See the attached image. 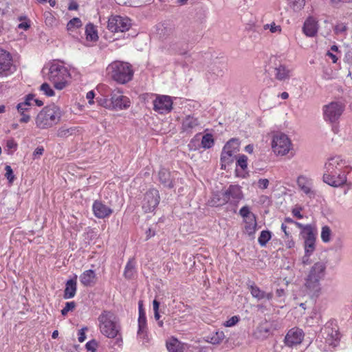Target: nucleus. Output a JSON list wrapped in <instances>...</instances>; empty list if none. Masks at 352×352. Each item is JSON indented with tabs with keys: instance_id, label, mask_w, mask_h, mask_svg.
Segmentation results:
<instances>
[{
	"instance_id": "1",
	"label": "nucleus",
	"mask_w": 352,
	"mask_h": 352,
	"mask_svg": "<svg viewBox=\"0 0 352 352\" xmlns=\"http://www.w3.org/2000/svg\"><path fill=\"white\" fill-rule=\"evenodd\" d=\"M345 166L346 162L341 156L331 157L324 166L323 181L334 187L344 184L346 181V177L342 169Z\"/></svg>"
},
{
	"instance_id": "12",
	"label": "nucleus",
	"mask_w": 352,
	"mask_h": 352,
	"mask_svg": "<svg viewBox=\"0 0 352 352\" xmlns=\"http://www.w3.org/2000/svg\"><path fill=\"white\" fill-rule=\"evenodd\" d=\"M160 200V193L157 189L151 188L144 194L142 200V208L145 212H153L158 206Z\"/></svg>"
},
{
	"instance_id": "41",
	"label": "nucleus",
	"mask_w": 352,
	"mask_h": 352,
	"mask_svg": "<svg viewBox=\"0 0 352 352\" xmlns=\"http://www.w3.org/2000/svg\"><path fill=\"white\" fill-rule=\"evenodd\" d=\"M138 309H139V317H138V324H146V314L143 308V304L142 301H139L138 302Z\"/></svg>"
},
{
	"instance_id": "64",
	"label": "nucleus",
	"mask_w": 352,
	"mask_h": 352,
	"mask_svg": "<svg viewBox=\"0 0 352 352\" xmlns=\"http://www.w3.org/2000/svg\"><path fill=\"white\" fill-rule=\"evenodd\" d=\"M21 115V118L20 119L21 122L27 123L30 120V116L28 114H25V113H23Z\"/></svg>"
},
{
	"instance_id": "55",
	"label": "nucleus",
	"mask_w": 352,
	"mask_h": 352,
	"mask_svg": "<svg viewBox=\"0 0 352 352\" xmlns=\"http://www.w3.org/2000/svg\"><path fill=\"white\" fill-rule=\"evenodd\" d=\"M264 29L265 30L270 29V32L272 33H275V32H279L281 31L280 26L276 25L275 24V23L265 25Z\"/></svg>"
},
{
	"instance_id": "22",
	"label": "nucleus",
	"mask_w": 352,
	"mask_h": 352,
	"mask_svg": "<svg viewBox=\"0 0 352 352\" xmlns=\"http://www.w3.org/2000/svg\"><path fill=\"white\" fill-rule=\"evenodd\" d=\"M137 338L139 342H141L142 346L145 347H148L151 344L152 340L148 333L146 324H138Z\"/></svg>"
},
{
	"instance_id": "30",
	"label": "nucleus",
	"mask_w": 352,
	"mask_h": 352,
	"mask_svg": "<svg viewBox=\"0 0 352 352\" xmlns=\"http://www.w3.org/2000/svg\"><path fill=\"white\" fill-rule=\"evenodd\" d=\"M136 274V269H135V261L134 258H130L127 262L124 271V276L126 279H132Z\"/></svg>"
},
{
	"instance_id": "32",
	"label": "nucleus",
	"mask_w": 352,
	"mask_h": 352,
	"mask_svg": "<svg viewBox=\"0 0 352 352\" xmlns=\"http://www.w3.org/2000/svg\"><path fill=\"white\" fill-rule=\"evenodd\" d=\"M166 348L169 352H184V347L177 339L166 342Z\"/></svg>"
},
{
	"instance_id": "48",
	"label": "nucleus",
	"mask_w": 352,
	"mask_h": 352,
	"mask_svg": "<svg viewBox=\"0 0 352 352\" xmlns=\"http://www.w3.org/2000/svg\"><path fill=\"white\" fill-rule=\"evenodd\" d=\"M224 338V333L223 331H217L216 332L215 336H212L210 338V342L212 344H216L220 343Z\"/></svg>"
},
{
	"instance_id": "17",
	"label": "nucleus",
	"mask_w": 352,
	"mask_h": 352,
	"mask_svg": "<svg viewBox=\"0 0 352 352\" xmlns=\"http://www.w3.org/2000/svg\"><path fill=\"white\" fill-rule=\"evenodd\" d=\"M67 75V69L58 64H52L48 72V79L51 82L56 80H62V79L66 78Z\"/></svg>"
},
{
	"instance_id": "46",
	"label": "nucleus",
	"mask_w": 352,
	"mask_h": 352,
	"mask_svg": "<svg viewBox=\"0 0 352 352\" xmlns=\"http://www.w3.org/2000/svg\"><path fill=\"white\" fill-rule=\"evenodd\" d=\"M40 89L43 91L47 96H53L54 95V90L47 82L43 83L41 85Z\"/></svg>"
},
{
	"instance_id": "29",
	"label": "nucleus",
	"mask_w": 352,
	"mask_h": 352,
	"mask_svg": "<svg viewBox=\"0 0 352 352\" xmlns=\"http://www.w3.org/2000/svg\"><path fill=\"white\" fill-rule=\"evenodd\" d=\"M239 143L236 139H231L223 146V152L228 154L232 157L236 152L239 151Z\"/></svg>"
},
{
	"instance_id": "19",
	"label": "nucleus",
	"mask_w": 352,
	"mask_h": 352,
	"mask_svg": "<svg viewBox=\"0 0 352 352\" xmlns=\"http://www.w3.org/2000/svg\"><path fill=\"white\" fill-rule=\"evenodd\" d=\"M92 210L94 215L99 219H104L109 217L113 210L104 204L101 201H95L93 204Z\"/></svg>"
},
{
	"instance_id": "44",
	"label": "nucleus",
	"mask_w": 352,
	"mask_h": 352,
	"mask_svg": "<svg viewBox=\"0 0 352 352\" xmlns=\"http://www.w3.org/2000/svg\"><path fill=\"white\" fill-rule=\"evenodd\" d=\"M74 131V129L72 128L67 129L65 127H61L57 131V136L60 138L67 137L72 135Z\"/></svg>"
},
{
	"instance_id": "34",
	"label": "nucleus",
	"mask_w": 352,
	"mask_h": 352,
	"mask_svg": "<svg viewBox=\"0 0 352 352\" xmlns=\"http://www.w3.org/2000/svg\"><path fill=\"white\" fill-rule=\"evenodd\" d=\"M304 240H314L316 239V230L314 226L311 225L310 227H307L305 231L301 234Z\"/></svg>"
},
{
	"instance_id": "38",
	"label": "nucleus",
	"mask_w": 352,
	"mask_h": 352,
	"mask_svg": "<svg viewBox=\"0 0 352 352\" xmlns=\"http://www.w3.org/2000/svg\"><path fill=\"white\" fill-rule=\"evenodd\" d=\"M289 5L294 11L298 12L304 8L305 0H289Z\"/></svg>"
},
{
	"instance_id": "11",
	"label": "nucleus",
	"mask_w": 352,
	"mask_h": 352,
	"mask_svg": "<svg viewBox=\"0 0 352 352\" xmlns=\"http://www.w3.org/2000/svg\"><path fill=\"white\" fill-rule=\"evenodd\" d=\"M111 98L105 100V107L112 109H126L130 107V100L126 96L120 94V91H113L110 94Z\"/></svg>"
},
{
	"instance_id": "21",
	"label": "nucleus",
	"mask_w": 352,
	"mask_h": 352,
	"mask_svg": "<svg viewBox=\"0 0 352 352\" xmlns=\"http://www.w3.org/2000/svg\"><path fill=\"white\" fill-rule=\"evenodd\" d=\"M200 122L197 118L193 116H186L182 122V131L186 133H192L193 130L200 126Z\"/></svg>"
},
{
	"instance_id": "42",
	"label": "nucleus",
	"mask_w": 352,
	"mask_h": 352,
	"mask_svg": "<svg viewBox=\"0 0 352 352\" xmlns=\"http://www.w3.org/2000/svg\"><path fill=\"white\" fill-rule=\"evenodd\" d=\"M17 147L18 144L14 139L11 138L6 141L8 154L12 155L17 149Z\"/></svg>"
},
{
	"instance_id": "39",
	"label": "nucleus",
	"mask_w": 352,
	"mask_h": 352,
	"mask_svg": "<svg viewBox=\"0 0 352 352\" xmlns=\"http://www.w3.org/2000/svg\"><path fill=\"white\" fill-rule=\"evenodd\" d=\"M331 230L327 226H324L322 228L321 239L323 242L328 243L331 239Z\"/></svg>"
},
{
	"instance_id": "16",
	"label": "nucleus",
	"mask_w": 352,
	"mask_h": 352,
	"mask_svg": "<svg viewBox=\"0 0 352 352\" xmlns=\"http://www.w3.org/2000/svg\"><path fill=\"white\" fill-rule=\"evenodd\" d=\"M273 331L272 323L265 320L259 324L254 331L253 335L256 339L264 340L272 334Z\"/></svg>"
},
{
	"instance_id": "35",
	"label": "nucleus",
	"mask_w": 352,
	"mask_h": 352,
	"mask_svg": "<svg viewBox=\"0 0 352 352\" xmlns=\"http://www.w3.org/2000/svg\"><path fill=\"white\" fill-rule=\"evenodd\" d=\"M82 25V23L81 20L78 17H74L67 23V29L68 31L72 32L80 28Z\"/></svg>"
},
{
	"instance_id": "54",
	"label": "nucleus",
	"mask_w": 352,
	"mask_h": 352,
	"mask_svg": "<svg viewBox=\"0 0 352 352\" xmlns=\"http://www.w3.org/2000/svg\"><path fill=\"white\" fill-rule=\"evenodd\" d=\"M248 157L245 155H240L237 160V166H240L243 170H245L248 166Z\"/></svg>"
},
{
	"instance_id": "6",
	"label": "nucleus",
	"mask_w": 352,
	"mask_h": 352,
	"mask_svg": "<svg viewBox=\"0 0 352 352\" xmlns=\"http://www.w3.org/2000/svg\"><path fill=\"white\" fill-rule=\"evenodd\" d=\"M216 198L217 201H214V199L213 201L217 206L224 205L229 202L236 205L243 198V195L241 188L239 185H230L226 190L216 195L214 199Z\"/></svg>"
},
{
	"instance_id": "51",
	"label": "nucleus",
	"mask_w": 352,
	"mask_h": 352,
	"mask_svg": "<svg viewBox=\"0 0 352 352\" xmlns=\"http://www.w3.org/2000/svg\"><path fill=\"white\" fill-rule=\"evenodd\" d=\"M76 307V303L74 301L67 302L65 307L61 310L63 316H66L69 311H72Z\"/></svg>"
},
{
	"instance_id": "61",
	"label": "nucleus",
	"mask_w": 352,
	"mask_h": 352,
	"mask_svg": "<svg viewBox=\"0 0 352 352\" xmlns=\"http://www.w3.org/2000/svg\"><path fill=\"white\" fill-rule=\"evenodd\" d=\"M43 152H44V148L42 146L37 147L33 153V156L34 158H36L38 156L43 155Z\"/></svg>"
},
{
	"instance_id": "47",
	"label": "nucleus",
	"mask_w": 352,
	"mask_h": 352,
	"mask_svg": "<svg viewBox=\"0 0 352 352\" xmlns=\"http://www.w3.org/2000/svg\"><path fill=\"white\" fill-rule=\"evenodd\" d=\"M224 338V333L223 331H217L216 332L215 336H212L210 338V342L212 344H216L220 343Z\"/></svg>"
},
{
	"instance_id": "7",
	"label": "nucleus",
	"mask_w": 352,
	"mask_h": 352,
	"mask_svg": "<svg viewBox=\"0 0 352 352\" xmlns=\"http://www.w3.org/2000/svg\"><path fill=\"white\" fill-rule=\"evenodd\" d=\"M322 337L326 342L333 347L336 346L340 340L341 333L338 326L334 321H329L321 330Z\"/></svg>"
},
{
	"instance_id": "52",
	"label": "nucleus",
	"mask_w": 352,
	"mask_h": 352,
	"mask_svg": "<svg viewBox=\"0 0 352 352\" xmlns=\"http://www.w3.org/2000/svg\"><path fill=\"white\" fill-rule=\"evenodd\" d=\"M232 161V157L230 155L222 151L221 155V162L222 163L221 168H223V166H226V164H228L231 163Z\"/></svg>"
},
{
	"instance_id": "3",
	"label": "nucleus",
	"mask_w": 352,
	"mask_h": 352,
	"mask_svg": "<svg viewBox=\"0 0 352 352\" xmlns=\"http://www.w3.org/2000/svg\"><path fill=\"white\" fill-rule=\"evenodd\" d=\"M327 265L323 261L315 263L305 278V291L311 298L318 297L321 292L320 281L326 274Z\"/></svg>"
},
{
	"instance_id": "15",
	"label": "nucleus",
	"mask_w": 352,
	"mask_h": 352,
	"mask_svg": "<svg viewBox=\"0 0 352 352\" xmlns=\"http://www.w3.org/2000/svg\"><path fill=\"white\" fill-rule=\"evenodd\" d=\"M304 333L302 329L292 328L287 333L285 338V343L287 346L292 347L300 344L303 339Z\"/></svg>"
},
{
	"instance_id": "50",
	"label": "nucleus",
	"mask_w": 352,
	"mask_h": 352,
	"mask_svg": "<svg viewBox=\"0 0 352 352\" xmlns=\"http://www.w3.org/2000/svg\"><path fill=\"white\" fill-rule=\"evenodd\" d=\"M348 28L344 23H338L334 27V32L336 34L346 33Z\"/></svg>"
},
{
	"instance_id": "28",
	"label": "nucleus",
	"mask_w": 352,
	"mask_h": 352,
	"mask_svg": "<svg viewBox=\"0 0 352 352\" xmlns=\"http://www.w3.org/2000/svg\"><path fill=\"white\" fill-rule=\"evenodd\" d=\"M297 184L300 189L303 191V192H305L306 195H309L310 197L314 196L315 194L311 190L310 183L305 177H298L297 179Z\"/></svg>"
},
{
	"instance_id": "45",
	"label": "nucleus",
	"mask_w": 352,
	"mask_h": 352,
	"mask_svg": "<svg viewBox=\"0 0 352 352\" xmlns=\"http://www.w3.org/2000/svg\"><path fill=\"white\" fill-rule=\"evenodd\" d=\"M5 170H6L5 177L7 178L9 183L12 184L15 179V176L13 173V170H12L11 166L9 165H6L5 167Z\"/></svg>"
},
{
	"instance_id": "20",
	"label": "nucleus",
	"mask_w": 352,
	"mask_h": 352,
	"mask_svg": "<svg viewBox=\"0 0 352 352\" xmlns=\"http://www.w3.org/2000/svg\"><path fill=\"white\" fill-rule=\"evenodd\" d=\"M272 73L276 80L285 81L289 79L292 70L286 65L280 63L273 67Z\"/></svg>"
},
{
	"instance_id": "60",
	"label": "nucleus",
	"mask_w": 352,
	"mask_h": 352,
	"mask_svg": "<svg viewBox=\"0 0 352 352\" xmlns=\"http://www.w3.org/2000/svg\"><path fill=\"white\" fill-rule=\"evenodd\" d=\"M85 330H87V327L82 328L79 331V333H78V341L80 342H84L85 338H86L85 333Z\"/></svg>"
},
{
	"instance_id": "63",
	"label": "nucleus",
	"mask_w": 352,
	"mask_h": 352,
	"mask_svg": "<svg viewBox=\"0 0 352 352\" xmlns=\"http://www.w3.org/2000/svg\"><path fill=\"white\" fill-rule=\"evenodd\" d=\"M327 56H329L331 60H332V62L333 63H336L338 60V57H337V55L333 54V52H330V51H328L327 52Z\"/></svg>"
},
{
	"instance_id": "8",
	"label": "nucleus",
	"mask_w": 352,
	"mask_h": 352,
	"mask_svg": "<svg viewBox=\"0 0 352 352\" xmlns=\"http://www.w3.org/2000/svg\"><path fill=\"white\" fill-rule=\"evenodd\" d=\"M292 143L287 135L277 133L273 135L272 148L277 155H285L290 150Z\"/></svg>"
},
{
	"instance_id": "25",
	"label": "nucleus",
	"mask_w": 352,
	"mask_h": 352,
	"mask_svg": "<svg viewBox=\"0 0 352 352\" xmlns=\"http://www.w3.org/2000/svg\"><path fill=\"white\" fill-rule=\"evenodd\" d=\"M302 31L309 37L314 36L318 32L317 22L311 17L308 18L304 23Z\"/></svg>"
},
{
	"instance_id": "10",
	"label": "nucleus",
	"mask_w": 352,
	"mask_h": 352,
	"mask_svg": "<svg viewBox=\"0 0 352 352\" xmlns=\"http://www.w3.org/2000/svg\"><path fill=\"white\" fill-rule=\"evenodd\" d=\"M131 25L128 17L114 15L109 18L107 28L112 32H124L129 30Z\"/></svg>"
},
{
	"instance_id": "36",
	"label": "nucleus",
	"mask_w": 352,
	"mask_h": 352,
	"mask_svg": "<svg viewBox=\"0 0 352 352\" xmlns=\"http://www.w3.org/2000/svg\"><path fill=\"white\" fill-rule=\"evenodd\" d=\"M271 238L272 234L269 230H263L258 239V242L261 246L264 247Z\"/></svg>"
},
{
	"instance_id": "2",
	"label": "nucleus",
	"mask_w": 352,
	"mask_h": 352,
	"mask_svg": "<svg viewBox=\"0 0 352 352\" xmlns=\"http://www.w3.org/2000/svg\"><path fill=\"white\" fill-rule=\"evenodd\" d=\"M98 319L101 333L109 338H115L116 344L120 346L122 338L119 318L110 311H103Z\"/></svg>"
},
{
	"instance_id": "27",
	"label": "nucleus",
	"mask_w": 352,
	"mask_h": 352,
	"mask_svg": "<svg viewBox=\"0 0 352 352\" xmlns=\"http://www.w3.org/2000/svg\"><path fill=\"white\" fill-rule=\"evenodd\" d=\"M245 223V227L244 230L245 232L249 235V236H254L256 231V219L255 215H251L249 218L244 219Z\"/></svg>"
},
{
	"instance_id": "37",
	"label": "nucleus",
	"mask_w": 352,
	"mask_h": 352,
	"mask_svg": "<svg viewBox=\"0 0 352 352\" xmlns=\"http://www.w3.org/2000/svg\"><path fill=\"white\" fill-rule=\"evenodd\" d=\"M201 144L204 148H211L214 145V139L212 135L210 133L205 134L202 137Z\"/></svg>"
},
{
	"instance_id": "5",
	"label": "nucleus",
	"mask_w": 352,
	"mask_h": 352,
	"mask_svg": "<svg viewBox=\"0 0 352 352\" xmlns=\"http://www.w3.org/2000/svg\"><path fill=\"white\" fill-rule=\"evenodd\" d=\"M60 109L55 105L44 107L37 115L36 125L40 129H47L56 124L60 119Z\"/></svg>"
},
{
	"instance_id": "24",
	"label": "nucleus",
	"mask_w": 352,
	"mask_h": 352,
	"mask_svg": "<svg viewBox=\"0 0 352 352\" xmlns=\"http://www.w3.org/2000/svg\"><path fill=\"white\" fill-rule=\"evenodd\" d=\"M76 280L77 276L75 275L73 278L67 281L63 295L65 299L72 298L75 296L77 289Z\"/></svg>"
},
{
	"instance_id": "59",
	"label": "nucleus",
	"mask_w": 352,
	"mask_h": 352,
	"mask_svg": "<svg viewBox=\"0 0 352 352\" xmlns=\"http://www.w3.org/2000/svg\"><path fill=\"white\" fill-rule=\"evenodd\" d=\"M97 342L95 340H91L86 344V349L87 351H91L94 352L96 349Z\"/></svg>"
},
{
	"instance_id": "14",
	"label": "nucleus",
	"mask_w": 352,
	"mask_h": 352,
	"mask_svg": "<svg viewBox=\"0 0 352 352\" xmlns=\"http://www.w3.org/2000/svg\"><path fill=\"white\" fill-rule=\"evenodd\" d=\"M10 54L0 49V76H7L15 71Z\"/></svg>"
},
{
	"instance_id": "40",
	"label": "nucleus",
	"mask_w": 352,
	"mask_h": 352,
	"mask_svg": "<svg viewBox=\"0 0 352 352\" xmlns=\"http://www.w3.org/2000/svg\"><path fill=\"white\" fill-rule=\"evenodd\" d=\"M316 239L314 240H305V251L306 254H311L315 250L316 248Z\"/></svg>"
},
{
	"instance_id": "18",
	"label": "nucleus",
	"mask_w": 352,
	"mask_h": 352,
	"mask_svg": "<svg viewBox=\"0 0 352 352\" xmlns=\"http://www.w3.org/2000/svg\"><path fill=\"white\" fill-rule=\"evenodd\" d=\"M248 288L252 296L257 300H270L273 298L272 292H265L258 287L254 282L250 281L248 284Z\"/></svg>"
},
{
	"instance_id": "49",
	"label": "nucleus",
	"mask_w": 352,
	"mask_h": 352,
	"mask_svg": "<svg viewBox=\"0 0 352 352\" xmlns=\"http://www.w3.org/2000/svg\"><path fill=\"white\" fill-rule=\"evenodd\" d=\"M224 338V333L223 331H217L216 332L215 336H212L210 338V342L212 344H216L220 343Z\"/></svg>"
},
{
	"instance_id": "62",
	"label": "nucleus",
	"mask_w": 352,
	"mask_h": 352,
	"mask_svg": "<svg viewBox=\"0 0 352 352\" xmlns=\"http://www.w3.org/2000/svg\"><path fill=\"white\" fill-rule=\"evenodd\" d=\"M292 214H294V216H295L296 217H297L299 219H302V217H303L300 213V208H294L292 210Z\"/></svg>"
},
{
	"instance_id": "31",
	"label": "nucleus",
	"mask_w": 352,
	"mask_h": 352,
	"mask_svg": "<svg viewBox=\"0 0 352 352\" xmlns=\"http://www.w3.org/2000/svg\"><path fill=\"white\" fill-rule=\"evenodd\" d=\"M34 96V94H28L25 96L23 102L17 104L16 109L21 114H23V113H25L30 109V107L32 105V101L33 100Z\"/></svg>"
},
{
	"instance_id": "9",
	"label": "nucleus",
	"mask_w": 352,
	"mask_h": 352,
	"mask_svg": "<svg viewBox=\"0 0 352 352\" xmlns=\"http://www.w3.org/2000/svg\"><path fill=\"white\" fill-rule=\"evenodd\" d=\"M344 109V105L341 102H331L323 106V116L325 121L331 123L336 122L341 116Z\"/></svg>"
},
{
	"instance_id": "58",
	"label": "nucleus",
	"mask_w": 352,
	"mask_h": 352,
	"mask_svg": "<svg viewBox=\"0 0 352 352\" xmlns=\"http://www.w3.org/2000/svg\"><path fill=\"white\" fill-rule=\"evenodd\" d=\"M269 183L267 179H259L258 181V187L261 189H266L269 186Z\"/></svg>"
},
{
	"instance_id": "57",
	"label": "nucleus",
	"mask_w": 352,
	"mask_h": 352,
	"mask_svg": "<svg viewBox=\"0 0 352 352\" xmlns=\"http://www.w3.org/2000/svg\"><path fill=\"white\" fill-rule=\"evenodd\" d=\"M239 318L236 316H234L225 322V326L226 327H232V326L235 325L239 322Z\"/></svg>"
},
{
	"instance_id": "26",
	"label": "nucleus",
	"mask_w": 352,
	"mask_h": 352,
	"mask_svg": "<svg viewBox=\"0 0 352 352\" xmlns=\"http://www.w3.org/2000/svg\"><path fill=\"white\" fill-rule=\"evenodd\" d=\"M96 273L92 270H86L80 276V281L85 287L94 285L96 283Z\"/></svg>"
},
{
	"instance_id": "33",
	"label": "nucleus",
	"mask_w": 352,
	"mask_h": 352,
	"mask_svg": "<svg viewBox=\"0 0 352 352\" xmlns=\"http://www.w3.org/2000/svg\"><path fill=\"white\" fill-rule=\"evenodd\" d=\"M86 38L88 41H95L98 38L97 31L93 24L89 23L85 27Z\"/></svg>"
},
{
	"instance_id": "56",
	"label": "nucleus",
	"mask_w": 352,
	"mask_h": 352,
	"mask_svg": "<svg viewBox=\"0 0 352 352\" xmlns=\"http://www.w3.org/2000/svg\"><path fill=\"white\" fill-rule=\"evenodd\" d=\"M52 82L54 83V86L56 89L61 90L66 85V78L62 79V80H56Z\"/></svg>"
},
{
	"instance_id": "23",
	"label": "nucleus",
	"mask_w": 352,
	"mask_h": 352,
	"mask_svg": "<svg viewBox=\"0 0 352 352\" xmlns=\"http://www.w3.org/2000/svg\"><path fill=\"white\" fill-rule=\"evenodd\" d=\"M158 177L160 183L166 188H173L174 187V181L170 172L163 168L158 173Z\"/></svg>"
},
{
	"instance_id": "53",
	"label": "nucleus",
	"mask_w": 352,
	"mask_h": 352,
	"mask_svg": "<svg viewBox=\"0 0 352 352\" xmlns=\"http://www.w3.org/2000/svg\"><path fill=\"white\" fill-rule=\"evenodd\" d=\"M239 214L245 219L249 218L251 215H255L252 213L250 210V208L248 206H245L242 207L239 210Z\"/></svg>"
},
{
	"instance_id": "4",
	"label": "nucleus",
	"mask_w": 352,
	"mask_h": 352,
	"mask_svg": "<svg viewBox=\"0 0 352 352\" xmlns=\"http://www.w3.org/2000/svg\"><path fill=\"white\" fill-rule=\"evenodd\" d=\"M110 77L120 84H125L131 80L133 71L130 64L122 61H114L107 68Z\"/></svg>"
},
{
	"instance_id": "13",
	"label": "nucleus",
	"mask_w": 352,
	"mask_h": 352,
	"mask_svg": "<svg viewBox=\"0 0 352 352\" xmlns=\"http://www.w3.org/2000/svg\"><path fill=\"white\" fill-rule=\"evenodd\" d=\"M173 100L170 96L158 95L153 101V110L160 114H166L173 109Z\"/></svg>"
},
{
	"instance_id": "43",
	"label": "nucleus",
	"mask_w": 352,
	"mask_h": 352,
	"mask_svg": "<svg viewBox=\"0 0 352 352\" xmlns=\"http://www.w3.org/2000/svg\"><path fill=\"white\" fill-rule=\"evenodd\" d=\"M45 23L48 26H53L56 23V18L50 12L44 13Z\"/></svg>"
}]
</instances>
